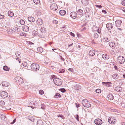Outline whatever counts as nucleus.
<instances>
[{
	"label": "nucleus",
	"mask_w": 125,
	"mask_h": 125,
	"mask_svg": "<svg viewBox=\"0 0 125 125\" xmlns=\"http://www.w3.org/2000/svg\"><path fill=\"white\" fill-rule=\"evenodd\" d=\"M51 77L52 79H54V82L55 85L58 86H59L62 84V82L61 80L56 78L55 76L52 75Z\"/></svg>",
	"instance_id": "nucleus-1"
},
{
	"label": "nucleus",
	"mask_w": 125,
	"mask_h": 125,
	"mask_svg": "<svg viewBox=\"0 0 125 125\" xmlns=\"http://www.w3.org/2000/svg\"><path fill=\"white\" fill-rule=\"evenodd\" d=\"M32 70L33 71H37L39 70V66L38 64L36 63H33L31 65Z\"/></svg>",
	"instance_id": "nucleus-2"
},
{
	"label": "nucleus",
	"mask_w": 125,
	"mask_h": 125,
	"mask_svg": "<svg viewBox=\"0 0 125 125\" xmlns=\"http://www.w3.org/2000/svg\"><path fill=\"white\" fill-rule=\"evenodd\" d=\"M117 62L120 64H123L125 62V59L123 56H120L117 58Z\"/></svg>",
	"instance_id": "nucleus-3"
},
{
	"label": "nucleus",
	"mask_w": 125,
	"mask_h": 125,
	"mask_svg": "<svg viewBox=\"0 0 125 125\" xmlns=\"http://www.w3.org/2000/svg\"><path fill=\"white\" fill-rule=\"evenodd\" d=\"M15 82L19 84H21L23 82L22 79L20 77H17L14 79Z\"/></svg>",
	"instance_id": "nucleus-4"
},
{
	"label": "nucleus",
	"mask_w": 125,
	"mask_h": 125,
	"mask_svg": "<svg viewBox=\"0 0 125 125\" xmlns=\"http://www.w3.org/2000/svg\"><path fill=\"white\" fill-rule=\"evenodd\" d=\"M116 121V119L114 117H110L108 119V121L109 123L112 124H115Z\"/></svg>",
	"instance_id": "nucleus-5"
},
{
	"label": "nucleus",
	"mask_w": 125,
	"mask_h": 125,
	"mask_svg": "<svg viewBox=\"0 0 125 125\" xmlns=\"http://www.w3.org/2000/svg\"><path fill=\"white\" fill-rule=\"evenodd\" d=\"M0 95L1 97L3 98H6L8 96L7 93L5 91H2L0 94Z\"/></svg>",
	"instance_id": "nucleus-6"
},
{
	"label": "nucleus",
	"mask_w": 125,
	"mask_h": 125,
	"mask_svg": "<svg viewBox=\"0 0 125 125\" xmlns=\"http://www.w3.org/2000/svg\"><path fill=\"white\" fill-rule=\"evenodd\" d=\"M94 123L96 125H100L102 124V121L101 119L97 118L95 120Z\"/></svg>",
	"instance_id": "nucleus-7"
},
{
	"label": "nucleus",
	"mask_w": 125,
	"mask_h": 125,
	"mask_svg": "<svg viewBox=\"0 0 125 125\" xmlns=\"http://www.w3.org/2000/svg\"><path fill=\"white\" fill-rule=\"evenodd\" d=\"M102 84L104 86L110 87L111 86L112 83L110 82H102Z\"/></svg>",
	"instance_id": "nucleus-8"
},
{
	"label": "nucleus",
	"mask_w": 125,
	"mask_h": 125,
	"mask_svg": "<svg viewBox=\"0 0 125 125\" xmlns=\"http://www.w3.org/2000/svg\"><path fill=\"white\" fill-rule=\"evenodd\" d=\"M70 16L73 19H74L77 16V14L75 12H72L70 13Z\"/></svg>",
	"instance_id": "nucleus-9"
},
{
	"label": "nucleus",
	"mask_w": 125,
	"mask_h": 125,
	"mask_svg": "<svg viewBox=\"0 0 125 125\" xmlns=\"http://www.w3.org/2000/svg\"><path fill=\"white\" fill-rule=\"evenodd\" d=\"M50 8L53 10H56L58 8V7L56 4L53 3L52 4Z\"/></svg>",
	"instance_id": "nucleus-10"
},
{
	"label": "nucleus",
	"mask_w": 125,
	"mask_h": 125,
	"mask_svg": "<svg viewBox=\"0 0 125 125\" xmlns=\"http://www.w3.org/2000/svg\"><path fill=\"white\" fill-rule=\"evenodd\" d=\"M114 100L118 104H121V99L118 98L116 96L114 98Z\"/></svg>",
	"instance_id": "nucleus-11"
},
{
	"label": "nucleus",
	"mask_w": 125,
	"mask_h": 125,
	"mask_svg": "<svg viewBox=\"0 0 125 125\" xmlns=\"http://www.w3.org/2000/svg\"><path fill=\"white\" fill-rule=\"evenodd\" d=\"M2 86L4 87H7L9 85V83L6 81H3L2 83Z\"/></svg>",
	"instance_id": "nucleus-12"
},
{
	"label": "nucleus",
	"mask_w": 125,
	"mask_h": 125,
	"mask_svg": "<svg viewBox=\"0 0 125 125\" xmlns=\"http://www.w3.org/2000/svg\"><path fill=\"white\" fill-rule=\"evenodd\" d=\"M102 58L104 60H107L109 58V56L106 54H104L102 56Z\"/></svg>",
	"instance_id": "nucleus-13"
},
{
	"label": "nucleus",
	"mask_w": 125,
	"mask_h": 125,
	"mask_svg": "<svg viewBox=\"0 0 125 125\" xmlns=\"http://www.w3.org/2000/svg\"><path fill=\"white\" fill-rule=\"evenodd\" d=\"M95 54V51L93 50H91L89 51V54L90 56H94Z\"/></svg>",
	"instance_id": "nucleus-14"
},
{
	"label": "nucleus",
	"mask_w": 125,
	"mask_h": 125,
	"mask_svg": "<svg viewBox=\"0 0 125 125\" xmlns=\"http://www.w3.org/2000/svg\"><path fill=\"white\" fill-rule=\"evenodd\" d=\"M82 4L86 6L89 3L88 0H81Z\"/></svg>",
	"instance_id": "nucleus-15"
},
{
	"label": "nucleus",
	"mask_w": 125,
	"mask_h": 125,
	"mask_svg": "<svg viewBox=\"0 0 125 125\" xmlns=\"http://www.w3.org/2000/svg\"><path fill=\"white\" fill-rule=\"evenodd\" d=\"M108 99L110 100H112L113 99L114 97L110 93L107 95Z\"/></svg>",
	"instance_id": "nucleus-16"
},
{
	"label": "nucleus",
	"mask_w": 125,
	"mask_h": 125,
	"mask_svg": "<svg viewBox=\"0 0 125 125\" xmlns=\"http://www.w3.org/2000/svg\"><path fill=\"white\" fill-rule=\"evenodd\" d=\"M115 90L117 92H121L122 91V88L120 86H117L115 88Z\"/></svg>",
	"instance_id": "nucleus-17"
},
{
	"label": "nucleus",
	"mask_w": 125,
	"mask_h": 125,
	"mask_svg": "<svg viewBox=\"0 0 125 125\" xmlns=\"http://www.w3.org/2000/svg\"><path fill=\"white\" fill-rule=\"evenodd\" d=\"M20 66V65L19 64H16L14 66V69H15L17 71L19 70L21 67Z\"/></svg>",
	"instance_id": "nucleus-18"
},
{
	"label": "nucleus",
	"mask_w": 125,
	"mask_h": 125,
	"mask_svg": "<svg viewBox=\"0 0 125 125\" xmlns=\"http://www.w3.org/2000/svg\"><path fill=\"white\" fill-rule=\"evenodd\" d=\"M28 20L30 22H33L35 20L34 18L32 17H29L28 18Z\"/></svg>",
	"instance_id": "nucleus-19"
},
{
	"label": "nucleus",
	"mask_w": 125,
	"mask_h": 125,
	"mask_svg": "<svg viewBox=\"0 0 125 125\" xmlns=\"http://www.w3.org/2000/svg\"><path fill=\"white\" fill-rule=\"evenodd\" d=\"M88 101L87 99H85L83 100L82 101V104L84 107H85L86 103H87Z\"/></svg>",
	"instance_id": "nucleus-20"
},
{
	"label": "nucleus",
	"mask_w": 125,
	"mask_h": 125,
	"mask_svg": "<svg viewBox=\"0 0 125 125\" xmlns=\"http://www.w3.org/2000/svg\"><path fill=\"white\" fill-rule=\"evenodd\" d=\"M109 45L110 47L112 48H114L115 46V43L113 42H110L109 43Z\"/></svg>",
	"instance_id": "nucleus-21"
},
{
	"label": "nucleus",
	"mask_w": 125,
	"mask_h": 125,
	"mask_svg": "<svg viewBox=\"0 0 125 125\" xmlns=\"http://www.w3.org/2000/svg\"><path fill=\"white\" fill-rule=\"evenodd\" d=\"M37 50L38 52L42 53L43 52V49L42 47H39L37 48Z\"/></svg>",
	"instance_id": "nucleus-22"
},
{
	"label": "nucleus",
	"mask_w": 125,
	"mask_h": 125,
	"mask_svg": "<svg viewBox=\"0 0 125 125\" xmlns=\"http://www.w3.org/2000/svg\"><path fill=\"white\" fill-rule=\"evenodd\" d=\"M112 77L113 79L116 80L118 78L119 76L117 74L115 73L112 75Z\"/></svg>",
	"instance_id": "nucleus-23"
},
{
	"label": "nucleus",
	"mask_w": 125,
	"mask_h": 125,
	"mask_svg": "<svg viewBox=\"0 0 125 125\" xmlns=\"http://www.w3.org/2000/svg\"><path fill=\"white\" fill-rule=\"evenodd\" d=\"M106 26L108 29H111L113 27L112 24H106Z\"/></svg>",
	"instance_id": "nucleus-24"
},
{
	"label": "nucleus",
	"mask_w": 125,
	"mask_h": 125,
	"mask_svg": "<svg viewBox=\"0 0 125 125\" xmlns=\"http://www.w3.org/2000/svg\"><path fill=\"white\" fill-rule=\"evenodd\" d=\"M37 125H43V122L42 120H39L37 122Z\"/></svg>",
	"instance_id": "nucleus-25"
},
{
	"label": "nucleus",
	"mask_w": 125,
	"mask_h": 125,
	"mask_svg": "<svg viewBox=\"0 0 125 125\" xmlns=\"http://www.w3.org/2000/svg\"><path fill=\"white\" fill-rule=\"evenodd\" d=\"M65 11L63 10H61L59 11L60 14L62 16L66 14Z\"/></svg>",
	"instance_id": "nucleus-26"
},
{
	"label": "nucleus",
	"mask_w": 125,
	"mask_h": 125,
	"mask_svg": "<svg viewBox=\"0 0 125 125\" xmlns=\"http://www.w3.org/2000/svg\"><path fill=\"white\" fill-rule=\"evenodd\" d=\"M78 14L80 15L81 16L83 14V11L81 9H79L78 10L77 12Z\"/></svg>",
	"instance_id": "nucleus-27"
},
{
	"label": "nucleus",
	"mask_w": 125,
	"mask_h": 125,
	"mask_svg": "<svg viewBox=\"0 0 125 125\" xmlns=\"http://www.w3.org/2000/svg\"><path fill=\"white\" fill-rule=\"evenodd\" d=\"M38 33V32L37 30H34L32 32V35L33 36H35L37 35Z\"/></svg>",
	"instance_id": "nucleus-28"
},
{
	"label": "nucleus",
	"mask_w": 125,
	"mask_h": 125,
	"mask_svg": "<svg viewBox=\"0 0 125 125\" xmlns=\"http://www.w3.org/2000/svg\"><path fill=\"white\" fill-rule=\"evenodd\" d=\"M8 15L12 17L14 15V13L12 11H9L8 12Z\"/></svg>",
	"instance_id": "nucleus-29"
},
{
	"label": "nucleus",
	"mask_w": 125,
	"mask_h": 125,
	"mask_svg": "<svg viewBox=\"0 0 125 125\" xmlns=\"http://www.w3.org/2000/svg\"><path fill=\"white\" fill-rule=\"evenodd\" d=\"M3 70L6 71H8L9 70L10 68L6 65L4 66L3 67Z\"/></svg>",
	"instance_id": "nucleus-30"
},
{
	"label": "nucleus",
	"mask_w": 125,
	"mask_h": 125,
	"mask_svg": "<svg viewBox=\"0 0 125 125\" xmlns=\"http://www.w3.org/2000/svg\"><path fill=\"white\" fill-rule=\"evenodd\" d=\"M80 86H79L78 84H76L74 87V88L76 90H79V89H80Z\"/></svg>",
	"instance_id": "nucleus-31"
},
{
	"label": "nucleus",
	"mask_w": 125,
	"mask_h": 125,
	"mask_svg": "<svg viewBox=\"0 0 125 125\" xmlns=\"http://www.w3.org/2000/svg\"><path fill=\"white\" fill-rule=\"evenodd\" d=\"M61 95L58 93H56L54 96V97L56 98H58L60 97Z\"/></svg>",
	"instance_id": "nucleus-32"
},
{
	"label": "nucleus",
	"mask_w": 125,
	"mask_h": 125,
	"mask_svg": "<svg viewBox=\"0 0 125 125\" xmlns=\"http://www.w3.org/2000/svg\"><path fill=\"white\" fill-rule=\"evenodd\" d=\"M29 30V28L28 26H26L23 28V30L25 31H28Z\"/></svg>",
	"instance_id": "nucleus-33"
},
{
	"label": "nucleus",
	"mask_w": 125,
	"mask_h": 125,
	"mask_svg": "<svg viewBox=\"0 0 125 125\" xmlns=\"http://www.w3.org/2000/svg\"><path fill=\"white\" fill-rule=\"evenodd\" d=\"M16 56L18 57H20L21 56V54L20 52H17L15 53Z\"/></svg>",
	"instance_id": "nucleus-34"
},
{
	"label": "nucleus",
	"mask_w": 125,
	"mask_h": 125,
	"mask_svg": "<svg viewBox=\"0 0 125 125\" xmlns=\"http://www.w3.org/2000/svg\"><path fill=\"white\" fill-rule=\"evenodd\" d=\"M37 23H41L43 22V21L41 19H38L37 20Z\"/></svg>",
	"instance_id": "nucleus-35"
},
{
	"label": "nucleus",
	"mask_w": 125,
	"mask_h": 125,
	"mask_svg": "<svg viewBox=\"0 0 125 125\" xmlns=\"http://www.w3.org/2000/svg\"><path fill=\"white\" fill-rule=\"evenodd\" d=\"M91 106V104L90 103V102L88 101V102L86 103V105L85 107H89Z\"/></svg>",
	"instance_id": "nucleus-36"
},
{
	"label": "nucleus",
	"mask_w": 125,
	"mask_h": 125,
	"mask_svg": "<svg viewBox=\"0 0 125 125\" xmlns=\"http://www.w3.org/2000/svg\"><path fill=\"white\" fill-rule=\"evenodd\" d=\"M57 116L58 117H60L63 119H64L65 118V117L62 114H58L57 115Z\"/></svg>",
	"instance_id": "nucleus-37"
},
{
	"label": "nucleus",
	"mask_w": 125,
	"mask_h": 125,
	"mask_svg": "<svg viewBox=\"0 0 125 125\" xmlns=\"http://www.w3.org/2000/svg\"><path fill=\"white\" fill-rule=\"evenodd\" d=\"M65 70L63 69H61L59 71V72L60 73H63L65 72Z\"/></svg>",
	"instance_id": "nucleus-38"
},
{
	"label": "nucleus",
	"mask_w": 125,
	"mask_h": 125,
	"mask_svg": "<svg viewBox=\"0 0 125 125\" xmlns=\"http://www.w3.org/2000/svg\"><path fill=\"white\" fill-rule=\"evenodd\" d=\"M34 3L36 4H38L40 3L39 0H33Z\"/></svg>",
	"instance_id": "nucleus-39"
},
{
	"label": "nucleus",
	"mask_w": 125,
	"mask_h": 125,
	"mask_svg": "<svg viewBox=\"0 0 125 125\" xmlns=\"http://www.w3.org/2000/svg\"><path fill=\"white\" fill-rule=\"evenodd\" d=\"M93 37L94 38H97L98 37V35L97 33H95L93 35Z\"/></svg>",
	"instance_id": "nucleus-40"
},
{
	"label": "nucleus",
	"mask_w": 125,
	"mask_h": 125,
	"mask_svg": "<svg viewBox=\"0 0 125 125\" xmlns=\"http://www.w3.org/2000/svg\"><path fill=\"white\" fill-rule=\"evenodd\" d=\"M44 92L42 90H40L39 91V93L41 95H42L44 94Z\"/></svg>",
	"instance_id": "nucleus-41"
},
{
	"label": "nucleus",
	"mask_w": 125,
	"mask_h": 125,
	"mask_svg": "<svg viewBox=\"0 0 125 125\" xmlns=\"http://www.w3.org/2000/svg\"><path fill=\"white\" fill-rule=\"evenodd\" d=\"M122 21L121 20H117L115 22V23H121Z\"/></svg>",
	"instance_id": "nucleus-42"
},
{
	"label": "nucleus",
	"mask_w": 125,
	"mask_h": 125,
	"mask_svg": "<svg viewBox=\"0 0 125 125\" xmlns=\"http://www.w3.org/2000/svg\"><path fill=\"white\" fill-rule=\"evenodd\" d=\"M20 35L21 36H24L26 37V34L22 32L20 34Z\"/></svg>",
	"instance_id": "nucleus-43"
},
{
	"label": "nucleus",
	"mask_w": 125,
	"mask_h": 125,
	"mask_svg": "<svg viewBox=\"0 0 125 125\" xmlns=\"http://www.w3.org/2000/svg\"><path fill=\"white\" fill-rule=\"evenodd\" d=\"M5 104L4 102L3 101H0V105H3Z\"/></svg>",
	"instance_id": "nucleus-44"
},
{
	"label": "nucleus",
	"mask_w": 125,
	"mask_h": 125,
	"mask_svg": "<svg viewBox=\"0 0 125 125\" xmlns=\"http://www.w3.org/2000/svg\"><path fill=\"white\" fill-rule=\"evenodd\" d=\"M13 31H14L16 32H19L18 31V28L17 27H15L14 28H13Z\"/></svg>",
	"instance_id": "nucleus-45"
},
{
	"label": "nucleus",
	"mask_w": 125,
	"mask_h": 125,
	"mask_svg": "<svg viewBox=\"0 0 125 125\" xmlns=\"http://www.w3.org/2000/svg\"><path fill=\"white\" fill-rule=\"evenodd\" d=\"M95 92L97 93H100L101 92V89H97L96 91Z\"/></svg>",
	"instance_id": "nucleus-46"
},
{
	"label": "nucleus",
	"mask_w": 125,
	"mask_h": 125,
	"mask_svg": "<svg viewBox=\"0 0 125 125\" xmlns=\"http://www.w3.org/2000/svg\"><path fill=\"white\" fill-rule=\"evenodd\" d=\"M20 23H25V22L22 19L20 20L19 21Z\"/></svg>",
	"instance_id": "nucleus-47"
},
{
	"label": "nucleus",
	"mask_w": 125,
	"mask_h": 125,
	"mask_svg": "<svg viewBox=\"0 0 125 125\" xmlns=\"http://www.w3.org/2000/svg\"><path fill=\"white\" fill-rule=\"evenodd\" d=\"M66 26H63L61 28V30L62 31H64L65 30V29H66Z\"/></svg>",
	"instance_id": "nucleus-48"
},
{
	"label": "nucleus",
	"mask_w": 125,
	"mask_h": 125,
	"mask_svg": "<svg viewBox=\"0 0 125 125\" xmlns=\"http://www.w3.org/2000/svg\"><path fill=\"white\" fill-rule=\"evenodd\" d=\"M27 43L30 45L34 44L32 42L30 41H28Z\"/></svg>",
	"instance_id": "nucleus-49"
},
{
	"label": "nucleus",
	"mask_w": 125,
	"mask_h": 125,
	"mask_svg": "<svg viewBox=\"0 0 125 125\" xmlns=\"http://www.w3.org/2000/svg\"><path fill=\"white\" fill-rule=\"evenodd\" d=\"M70 35L74 37L75 36L74 34L72 32H70Z\"/></svg>",
	"instance_id": "nucleus-50"
},
{
	"label": "nucleus",
	"mask_w": 125,
	"mask_h": 125,
	"mask_svg": "<svg viewBox=\"0 0 125 125\" xmlns=\"http://www.w3.org/2000/svg\"><path fill=\"white\" fill-rule=\"evenodd\" d=\"M53 23H57L58 22L57 21L55 20H54L53 21Z\"/></svg>",
	"instance_id": "nucleus-51"
},
{
	"label": "nucleus",
	"mask_w": 125,
	"mask_h": 125,
	"mask_svg": "<svg viewBox=\"0 0 125 125\" xmlns=\"http://www.w3.org/2000/svg\"><path fill=\"white\" fill-rule=\"evenodd\" d=\"M76 107L77 108H78L80 107V104L78 103H75Z\"/></svg>",
	"instance_id": "nucleus-52"
},
{
	"label": "nucleus",
	"mask_w": 125,
	"mask_h": 125,
	"mask_svg": "<svg viewBox=\"0 0 125 125\" xmlns=\"http://www.w3.org/2000/svg\"><path fill=\"white\" fill-rule=\"evenodd\" d=\"M16 121V119L15 118L14 120H13V121L10 124H12L14 123Z\"/></svg>",
	"instance_id": "nucleus-53"
},
{
	"label": "nucleus",
	"mask_w": 125,
	"mask_h": 125,
	"mask_svg": "<svg viewBox=\"0 0 125 125\" xmlns=\"http://www.w3.org/2000/svg\"><path fill=\"white\" fill-rule=\"evenodd\" d=\"M33 101H31L29 103V105H33Z\"/></svg>",
	"instance_id": "nucleus-54"
},
{
	"label": "nucleus",
	"mask_w": 125,
	"mask_h": 125,
	"mask_svg": "<svg viewBox=\"0 0 125 125\" xmlns=\"http://www.w3.org/2000/svg\"><path fill=\"white\" fill-rule=\"evenodd\" d=\"M122 4L124 6H125V1H123L122 2Z\"/></svg>",
	"instance_id": "nucleus-55"
},
{
	"label": "nucleus",
	"mask_w": 125,
	"mask_h": 125,
	"mask_svg": "<svg viewBox=\"0 0 125 125\" xmlns=\"http://www.w3.org/2000/svg\"><path fill=\"white\" fill-rule=\"evenodd\" d=\"M102 12L104 14H106L107 13L106 11L104 10H102Z\"/></svg>",
	"instance_id": "nucleus-56"
},
{
	"label": "nucleus",
	"mask_w": 125,
	"mask_h": 125,
	"mask_svg": "<svg viewBox=\"0 0 125 125\" xmlns=\"http://www.w3.org/2000/svg\"><path fill=\"white\" fill-rule=\"evenodd\" d=\"M76 118L78 121H79V116L78 115H77Z\"/></svg>",
	"instance_id": "nucleus-57"
},
{
	"label": "nucleus",
	"mask_w": 125,
	"mask_h": 125,
	"mask_svg": "<svg viewBox=\"0 0 125 125\" xmlns=\"http://www.w3.org/2000/svg\"><path fill=\"white\" fill-rule=\"evenodd\" d=\"M96 7L99 8H101L102 7V6H101V5H96Z\"/></svg>",
	"instance_id": "nucleus-58"
},
{
	"label": "nucleus",
	"mask_w": 125,
	"mask_h": 125,
	"mask_svg": "<svg viewBox=\"0 0 125 125\" xmlns=\"http://www.w3.org/2000/svg\"><path fill=\"white\" fill-rule=\"evenodd\" d=\"M62 90H61V91L62 92H64L66 91V90L64 89H62Z\"/></svg>",
	"instance_id": "nucleus-59"
},
{
	"label": "nucleus",
	"mask_w": 125,
	"mask_h": 125,
	"mask_svg": "<svg viewBox=\"0 0 125 125\" xmlns=\"http://www.w3.org/2000/svg\"><path fill=\"white\" fill-rule=\"evenodd\" d=\"M4 16L0 14V18L2 19L3 18H4Z\"/></svg>",
	"instance_id": "nucleus-60"
},
{
	"label": "nucleus",
	"mask_w": 125,
	"mask_h": 125,
	"mask_svg": "<svg viewBox=\"0 0 125 125\" xmlns=\"http://www.w3.org/2000/svg\"><path fill=\"white\" fill-rule=\"evenodd\" d=\"M60 56V58H61V59L63 61H64L65 60V59H64L63 58L62 56Z\"/></svg>",
	"instance_id": "nucleus-61"
},
{
	"label": "nucleus",
	"mask_w": 125,
	"mask_h": 125,
	"mask_svg": "<svg viewBox=\"0 0 125 125\" xmlns=\"http://www.w3.org/2000/svg\"><path fill=\"white\" fill-rule=\"evenodd\" d=\"M1 118L2 120H4L5 119V117L4 115H2L1 117Z\"/></svg>",
	"instance_id": "nucleus-62"
},
{
	"label": "nucleus",
	"mask_w": 125,
	"mask_h": 125,
	"mask_svg": "<svg viewBox=\"0 0 125 125\" xmlns=\"http://www.w3.org/2000/svg\"><path fill=\"white\" fill-rule=\"evenodd\" d=\"M68 70L71 72L73 71V69L72 68H69L68 69Z\"/></svg>",
	"instance_id": "nucleus-63"
},
{
	"label": "nucleus",
	"mask_w": 125,
	"mask_h": 125,
	"mask_svg": "<svg viewBox=\"0 0 125 125\" xmlns=\"http://www.w3.org/2000/svg\"><path fill=\"white\" fill-rule=\"evenodd\" d=\"M52 50H53V51H54V52L57 53V52L56 51L57 50V49H52Z\"/></svg>",
	"instance_id": "nucleus-64"
}]
</instances>
